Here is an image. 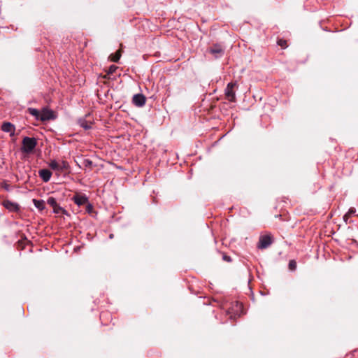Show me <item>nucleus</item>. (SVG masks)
Listing matches in <instances>:
<instances>
[{"label":"nucleus","mask_w":358,"mask_h":358,"mask_svg":"<svg viewBox=\"0 0 358 358\" xmlns=\"http://www.w3.org/2000/svg\"><path fill=\"white\" fill-rule=\"evenodd\" d=\"M37 140L35 138L24 137L20 148L21 152L25 154L32 153L37 145Z\"/></svg>","instance_id":"1"},{"label":"nucleus","mask_w":358,"mask_h":358,"mask_svg":"<svg viewBox=\"0 0 358 358\" xmlns=\"http://www.w3.org/2000/svg\"><path fill=\"white\" fill-rule=\"evenodd\" d=\"M49 166L52 170L59 172L66 171L69 168V165L67 162L62 161L61 162H58L56 160H52L49 164Z\"/></svg>","instance_id":"2"},{"label":"nucleus","mask_w":358,"mask_h":358,"mask_svg":"<svg viewBox=\"0 0 358 358\" xmlns=\"http://www.w3.org/2000/svg\"><path fill=\"white\" fill-rule=\"evenodd\" d=\"M237 85L236 83H229L225 90V96L227 99L231 102L236 101V94L234 88Z\"/></svg>","instance_id":"3"},{"label":"nucleus","mask_w":358,"mask_h":358,"mask_svg":"<svg viewBox=\"0 0 358 358\" xmlns=\"http://www.w3.org/2000/svg\"><path fill=\"white\" fill-rule=\"evenodd\" d=\"M55 118V115L52 110H49L47 108H43L41 112L40 120L42 122L54 120Z\"/></svg>","instance_id":"4"},{"label":"nucleus","mask_w":358,"mask_h":358,"mask_svg":"<svg viewBox=\"0 0 358 358\" xmlns=\"http://www.w3.org/2000/svg\"><path fill=\"white\" fill-rule=\"evenodd\" d=\"M272 243L271 237L269 235L262 236L259 238L258 248L260 249H265Z\"/></svg>","instance_id":"5"},{"label":"nucleus","mask_w":358,"mask_h":358,"mask_svg":"<svg viewBox=\"0 0 358 358\" xmlns=\"http://www.w3.org/2000/svg\"><path fill=\"white\" fill-rule=\"evenodd\" d=\"M146 98L142 94H137L133 96L132 102L133 103L138 106L142 107L145 104Z\"/></svg>","instance_id":"6"},{"label":"nucleus","mask_w":358,"mask_h":358,"mask_svg":"<svg viewBox=\"0 0 358 358\" xmlns=\"http://www.w3.org/2000/svg\"><path fill=\"white\" fill-rule=\"evenodd\" d=\"M72 199L78 206L86 204L88 201L87 197L85 194H75Z\"/></svg>","instance_id":"7"},{"label":"nucleus","mask_w":358,"mask_h":358,"mask_svg":"<svg viewBox=\"0 0 358 358\" xmlns=\"http://www.w3.org/2000/svg\"><path fill=\"white\" fill-rule=\"evenodd\" d=\"M1 129L4 132L10 133V136H13L15 134V127L10 122H4L1 125Z\"/></svg>","instance_id":"8"},{"label":"nucleus","mask_w":358,"mask_h":358,"mask_svg":"<svg viewBox=\"0 0 358 358\" xmlns=\"http://www.w3.org/2000/svg\"><path fill=\"white\" fill-rule=\"evenodd\" d=\"M208 51L210 54L213 55L215 57L217 58L222 55L223 49L220 45H213L212 47L209 48Z\"/></svg>","instance_id":"9"},{"label":"nucleus","mask_w":358,"mask_h":358,"mask_svg":"<svg viewBox=\"0 0 358 358\" xmlns=\"http://www.w3.org/2000/svg\"><path fill=\"white\" fill-rule=\"evenodd\" d=\"M38 175L43 182H47L50 180L52 172L48 169H41L38 171Z\"/></svg>","instance_id":"10"},{"label":"nucleus","mask_w":358,"mask_h":358,"mask_svg":"<svg viewBox=\"0 0 358 358\" xmlns=\"http://www.w3.org/2000/svg\"><path fill=\"white\" fill-rule=\"evenodd\" d=\"M122 55V50L119 49L114 54H111L109 57L110 59L113 62H117Z\"/></svg>","instance_id":"11"},{"label":"nucleus","mask_w":358,"mask_h":358,"mask_svg":"<svg viewBox=\"0 0 358 358\" xmlns=\"http://www.w3.org/2000/svg\"><path fill=\"white\" fill-rule=\"evenodd\" d=\"M27 111L29 114L34 116L36 120H40L41 112L38 110L32 108H29L27 109Z\"/></svg>","instance_id":"12"},{"label":"nucleus","mask_w":358,"mask_h":358,"mask_svg":"<svg viewBox=\"0 0 358 358\" xmlns=\"http://www.w3.org/2000/svg\"><path fill=\"white\" fill-rule=\"evenodd\" d=\"M3 206L5 208L10 210H15L17 209V205L9 201H5L3 202Z\"/></svg>","instance_id":"13"},{"label":"nucleus","mask_w":358,"mask_h":358,"mask_svg":"<svg viewBox=\"0 0 358 358\" xmlns=\"http://www.w3.org/2000/svg\"><path fill=\"white\" fill-rule=\"evenodd\" d=\"M33 203L34 206L40 210H42L45 208V204L43 200L33 199Z\"/></svg>","instance_id":"14"},{"label":"nucleus","mask_w":358,"mask_h":358,"mask_svg":"<svg viewBox=\"0 0 358 358\" xmlns=\"http://www.w3.org/2000/svg\"><path fill=\"white\" fill-rule=\"evenodd\" d=\"M117 69V66L111 65V66L108 68V70L107 71V75H106V76H104V78H107L108 75L113 74V73H115V71H116Z\"/></svg>","instance_id":"15"},{"label":"nucleus","mask_w":358,"mask_h":358,"mask_svg":"<svg viewBox=\"0 0 358 358\" xmlns=\"http://www.w3.org/2000/svg\"><path fill=\"white\" fill-rule=\"evenodd\" d=\"M277 43L278 45H280V47H282L284 49L287 48L288 46L287 41L285 39H282V38L278 39L277 41Z\"/></svg>","instance_id":"16"},{"label":"nucleus","mask_w":358,"mask_h":358,"mask_svg":"<svg viewBox=\"0 0 358 358\" xmlns=\"http://www.w3.org/2000/svg\"><path fill=\"white\" fill-rule=\"evenodd\" d=\"M47 203L52 207V208L57 205V201L54 197H49L47 200Z\"/></svg>","instance_id":"17"},{"label":"nucleus","mask_w":358,"mask_h":358,"mask_svg":"<svg viewBox=\"0 0 358 358\" xmlns=\"http://www.w3.org/2000/svg\"><path fill=\"white\" fill-rule=\"evenodd\" d=\"M53 211L55 213H66V211L63 208L60 207L58 204L53 208Z\"/></svg>","instance_id":"18"},{"label":"nucleus","mask_w":358,"mask_h":358,"mask_svg":"<svg viewBox=\"0 0 358 358\" xmlns=\"http://www.w3.org/2000/svg\"><path fill=\"white\" fill-rule=\"evenodd\" d=\"M289 269L292 271L296 268V262L294 259L290 260L288 265Z\"/></svg>","instance_id":"19"},{"label":"nucleus","mask_w":358,"mask_h":358,"mask_svg":"<svg viewBox=\"0 0 358 358\" xmlns=\"http://www.w3.org/2000/svg\"><path fill=\"white\" fill-rule=\"evenodd\" d=\"M356 210L354 208H350L348 212L344 215V219L346 220L348 217H351V215L355 213Z\"/></svg>","instance_id":"20"},{"label":"nucleus","mask_w":358,"mask_h":358,"mask_svg":"<svg viewBox=\"0 0 358 358\" xmlns=\"http://www.w3.org/2000/svg\"><path fill=\"white\" fill-rule=\"evenodd\" d=\"M80 126L83 127L85 129H89L91 128V124L88 123L85 120H82L80 122Z\"/></svg>","instance_id":"21"},{"label":"nucleus","mask_w":358,"mask_h":358,"mask_svg":"<svg viewBox=\"0 0 358 358\" xmlns=\"http://www.w3.org/2000/svg\"><path fill=\"white\" fill-rule=\"evenodd\" d=\"M86 211L89 213L92 212L93 206L92 204L89 203L88 202L86 203Z\"/></svg>","instance_id":"22"},{"label":"nucleus","mask_w":358,"mask_h":358,"mask_svg":"<svg viewBox=\"0 0 358 358\" xmlns=\"http://www.w3.org/2000/svg\"><path fill=\"white\" fill-rule=\"evenodd\" d=\"M83 164L85 166H91L92 165V162L87 159L84 160Z\"/></svg>","instance_id":"23"},{"label":"nucleus","mask_w":358,"mask_h":358,"mask_svg":"<svg viewBox=\"0 0 358 358\" xmlns=\"http://www.w3.org/2000/svg\"><path fill=\"white\" fill-rule=\"evenodd\" d=\"M223 260L227 262H231V259L229 256L224 255H223Z\"/></svg>","instance_id":"24"}]
</instances>
